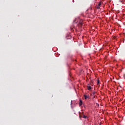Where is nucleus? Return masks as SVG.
Returning a JSON list of instances; mask_svg holds the SVG:
<instances>
[{"instance_id": "obj_1", "label": "nucleus", "mask_w": 125, "mask_h": 125, "mask_svg": "<svg viewBox=\"0 0 125 125\" xmlns=\"http://www.w3.org/2000/svg\"><path fill=\"white\" fill-rule=\"evenodd\" d=\"M82 116H83V118L84 119H86V118H87V116L83 114V112H82Z\"/></svg>"}, {"instance_id": "obj_2", "label": "nucleus", "mask_w": 125, "mask_h": 125, "mask_svg": "<svg viewBox=\"0 0 125 125\" xmlns=\"http://www.w3.org/2000/svg\"><path fill=\"white\" fill-rule=\"evenodd\" d=\"M87 88L88 90H90V89H91V86H89V85H88L87 86Z\"/></svg>"}, {"instance_id": "obj_3", "label": "nucleus", "mask_w": 125, "mask_h": 125, "mask_svg": "<svg viewBox=\"0 0 125 125\" xmlns=\"http://www.w3.org/2000/svg\"><path fill=\"white\" fill-rule=\"evenodd\" d=\"M84 99H85V100H86V99H87V98H89V96H87L85 95H84Z\"/></svg>"}, {"instance_id": "obj_4", "label": "nucleus", "mask_w": 125, "mask_h": 125, "mask_svg": "<svg viewBox=\"0 0 125 125\" xmlns=\"http://www.w3.org/2000/svg\"><path fill=\"white\" fill-rule=\"evenodd\" d=\"M79 105L80 106H82V105H83V102L81 100H80Z\"/></svg>"}, {"instance_id": "obj_5", "label": "nucleus", "mask_w": 125, "mask_h": 125, "mask_svg": "<svg viewBox=\"0 0 125 125\" xmlns=\"http://www.w3.org/2000/svg\"><path fill=\"white\" fill-rule=\"evenodd\" d=\"M80 26H82L83 25V22L81 21L79 22Z\"/></svg>"}, {"instance_id": "obj_6", "label": "nucleus", "mask_w": 125, "mask_h": 125, "mask_svg": "<svg viewBox=\"0 0 125 125\" xmlns=\"http://www.w3.org/2000/svg\"><path fill=\"white\" fill-rule=\"evenodd\" d=\"M95 93H96L95 91H93L92 92V94H93V95H94L95 94Z\"/></svg>"}, {"instance_id": "obj_7", "label": "nucleus", "mask_w": 125, "mask_h": 125, "mask_svg": "<svg viewBox=\"0 0 125 125\" xmlns=\"http://www.w3.org/2000/svg\"><path fill=\"white\" fill-rule=\"evenodd\" d=\"M98 5L99 6H100V5H101V2L99 3Z\"/></svg>"}, {"instance_id": "obj_8", "label": "nucleus", "mask_w": 125, "mask_h": 125, "mask_svg": "<svg viewBox=\"0 0 125 125\" xmlns=\"http://www.w3.org/2000/svg\"><path fill=\"white\" fill-rule=\"evenodd\" d=\"M100 83V82L99 81V80H98V81H97V84H98V83Z\"/></svg>"}, {"instance_id": "obj_9", "label": "nucleus", "mask_w": 125, "mask_h": 125, "mask_svg": "<svg viewBox=\"0 0 125 125\" xmlns=\"http://www.w3.org/2000/svg\"><path fill=\"white\" fill-rule=\"evenodd\" d=\"M79 117H80V118L81 119V118H82V116L79 115Z\"/></svg>"}, {"instance_id": "obj_10", "label": "nucleus", "mask_w": 125, "mask_h": 125, "mask_svg": "<svg viewBox=\"0 0 125 125\" xmlns=\"http://www.w3.org/2000/svg\"><path fill=\"white\" fill-rule=\"evenodd\" d=\"M91 96H92V94H91Z\"/></svg>"}, {"instance_id": "obj_11", "label": "nucleus", "mask_w": 125, "mask_h": 125, "mask_svg": "<svg viewBox=\"0 0 125 125\" xmlns=\"http://www.w3.org/2000/svg\"><path fill=\"white\" fill-rule=\"evenodd\" d=\"M95 97V96H94V98Z\"/></svg>"}, {"instance_id": "obj_12", "label": "nucleus", "mask_w": 125, "mask_h": 125, "mask_svg": "<svg viewBox=\"0 0 125 125\" xmlns=\"http://www.w3.org/2000/svg\"><path fill=\"white\" fill-rule=\"evenodd\" d=\"M98 8H99V7H98Z\"/></svg>"}]
</instances>
